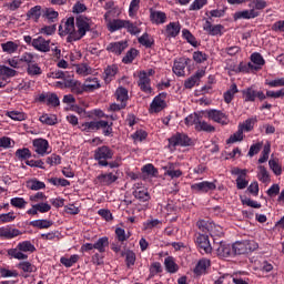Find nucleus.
Listing matches in <instances>:
<instances>
[{"mask_svg": "<svg viewBox=\"0 0 284 284\" xmlns=\"http://www.w3.org/2000/svg\"><path fill=\"white\" fill-rule=\"evenodd\" d=\"M37 252V247L30 241H22L14 248L7 251L8 256L17 261H28L29 255Z\"/></svg>", "mask_w": 284, "mask_h": 284, "instance_id": "1", "label": "nucleus"}, {"mask_svg": "<svg viewBox=\"0 0 284 284\" xmlns=\"http://www.w3.org/2000/svg\"><path fill=\"white\" fill-rule=\"evenodd\" d=\"M75 28L73 39L81 41V39L92 30V20L85 16H80L75 19Z\"/></svg>", "mask_w": 284, "mask_h": 284, "instance_id": "2", "label": "nucleus"}, {"mask_svg": "<svg viewBox=\"0 0 284 284\" xmlns=\"http://www.w3.org/2000/svg\"><path fill=\"white\" fill-rule=\"evenodd\" d=\"M59 32H60V37H68L67 41H69V43L77 41V39L73 38L74 34H77V27L74 26V18L70 17L67 19V21L64 23H61L59 26Z\"/></svg>", "mask_w": 284, "mask_h": 284, "instance_id": "3", "label": "nucleus"}, {"mask_svg": "<svg viewBox=\"0 0 284 284\" xmlns=\"http://www.w3.org/2000/svg\"><path fill=\"white\" fill-rule=\"evenodd\" d=\"M114 156V152L109 146H100L94 151V160L101 168H108V161Z\"/></svg>", "mask_w": 284, "mask_h": 284, "instance_id": "4", "label": "nucleus"}, {"mask_svg": "<svg viewBox=\"0 0 284 284\" xmlns=\"http://www.w3.org/2000/svg\"><path fill=\"white\" fill-rule=\"evenodd\" d=\"M155 73L154 69L142 70L138 73V85L142 90V92H146L150 94L152 92V87L150 85V78Z\"/></svg>", "mask_w": 284, "mask_h": 284, "instance_id": "5", "label": "nucleus"}, {"mask_svg": "<svg viewBox=\"0 0 284 284\" xmlns=\"http://www.w3.org/2000/svg\"><path fill=\"white\" fill-rule=\"evenodd\" d=\"M80 85V91H75V94H83V92H94V90H99L101 88V83L99 82V78L89 77L85 79L84 83Z\"/></svg>", "mask_w": 284, "mask_h": 284, "instance_id": "6", "label": "nucleus"}, {"mask_svg": "<svg viewBox=\"0 0 284 284\" xmlns=\"http://www.w3.org/2000/svg\"><path fill=\"white\" fill-rule=\"evenodd\" d=\"M165 99H168V93L165 92L160 93L153 99L150 105L151 114H156L165 110V108H168V103L165 102Z\"/></svg>", "mask_w": 284, "mask_h": 284, "instance_id": "7", "label": "nucleus"}, {"mask_svg": "<svg viewBox=\"0 0 284 284\" xmlns=\"http://www.w3.org/2000/svg\"><path fill=\"white\" fill-rule=\"evenodd\" d=\"M169 145L170 148H187V145H192V139L185 133H175L169 139Z\"/></svg>", "mask_w": 284, "mask_h": 284, "instance_id": "8", "label": "nucleus"}, {"mask_svg": "<svg viewBox=\"0 0 284 284\" xmlns=\"http://www.w3.org/2000/svg\"><path fill=\"white\" fill-rule=\"evenodd\" d=\"M250 72L252 74H256V72H261L263 70V67L265 65V58L258 52H254L250 57Z\"/></svg>", "mask_w": 284, "mask_h": 284, "instance_id": "9", "label": "nucleus"}, {"mask_svg": "<svg viewBox=\"0 0 284 284\" xmlns=\"http://www.w3.org/2000/svg\"><path fill=\"white\" fill-rule=\"evenodd\" d=\"M205 114L210 119V121H214V123H220V125H227L230 123V118L222 111L212 109L205 111Z\"/></svg>", "mask_w": 284, "mask_h": 284, "instance_id": "10", "label": "nucleus"}, {"mask_svg": "<svg viewBox=\"0 0 284 284\" xmlns=\"http://www.w3.org/2000/svg\"><path fill=\"white\" fill-rule=\"evenodd\" d=\"M32 145H33V152H36L37 154H39V156H45V154H50V143L48 142V140L39 138V139H34L32 141Z\"/></svg>", "mask_w": 284, "mask_h": 284, "instance_id": "11", "label": "nucleus"}, {"mask_svg": "<svg viewBox=\"0 0 284 284\" xmlns=\"http://www.w3.org/2000/svg\"><path fill=\"white\" fill-rule=\"evenodd\" d=\"M195 243L201 254L212 253V245L210 244V237H207V235L199 233L195 237Z\"/></svg>", "mask_w": 284, "mask_h": 284, "instance_id": "12", "label": "nucleus"}, {"mask_svg": "<svg viewBox=\"0 0 284 284\" xmlns=\"http://www.w3.org/2000/svg\"><path fill=\"white\" fill-rule=\"evenodd\" d=\"M192 192L195 194H207V192H213V190H216V184L213 182H199L191 185Z\"/></svg>", "mask_w": 284, "mask_h": 284, "instance_id": "13", "label": "nucleus"}, {"mask_svg": "<svg viewBox=\"0 0 284 284\" xmlns=\"http://www.w3.org/2000/svg\"><path fill=\"white\" fill-rule=\"evenodd\" d=\"M63 81H58L54 83L55 88H60V90H64V88H70L71 92L77 94V92L81 91V87L79 85V81L71 79V78H64Z\"/></svg>", "mask_w": 284, "mask_h": 284, "instance_id": "14", "label": "nucleus"}, {"mask_svg": "<svg viewBox=\"0 0 284 284\" xmlns=\"http://www.w3.org/2000/svg\"><path fill=\"white\" fill-rule=\"evenodd\" d=\"M213 250L216 252L220 258H227V256H233L232 246L223 241L214 242Z\"/></svg>", "mask_w": 284, "mask_h": 284, "instance_id": "15", "label": "nucleus"}, {"mask_svg": "<svg viewBox=\"0 0 284 284\" xmlns=\"http://www.w3.org/2000/svg\"><path fill=\"white\" fill-rule=\"evenodd\" d=\"M250 132V120H246L245 123L239 125V130L233 133L227 140L226 143H239L243 140V133Z\"/></svg>", "mask_w": 284, "mask_h": 284, "instance_id": "16", "label": "nucleus"}, {"mask_svg": "<svg viewBox=\"0 0 284 284\" xmlns=\"http://www.w3.org/2000/svg\"><path fill=\"white\" fill-rule=\"evenodd\" d=\"M232 174H235L237 176V190H245V187H247V185L250 184V181L247 180V170L234 169L232 171Z\"/></svg>", "mask_w": 284, "mask_h": 284, "instance_id": "17", "label": "nucleus"}, {"mask_svg": "<svg viewBox=\"0 0 284 284\" xmlns=\"http://www.w3.org/2000/svg\"><path fill=\"white\" fill-rule=\"evenodd\" d=\"M164 170V176H170V179H181L183 176V171L179 169L176 163H168L162 168Z\"/></svg>", "mask_w": 284, "mask_h": 284, "instance_id": "18", "label": "nucleus"}, {"mask_svg": "<svg viewBox=\"0 0 284 284\" xmlns=\"http://www.w3.org/2000/svg\"><path fill=\"white\" fill-rule=\"evenodd\" d=\"M247 250H250V241H237L232 245V254L233 256H241L243 254H247Z\"/></svg>", "mask_w": 284, "mask_h": 284, "instance_id": "19", "label": "nucleus"}, {"mask_svg": "<svg viewBox=\"0 0 284 284\" xmlns=\"http://www.w3.org/2000/svg\"><path fill=\"white\" fill-rule=\"evenodd\" d=\"M251 267L255 271L260 270L261 272H272V270H274V266L271 263L265 260H255L254 256L251 258Z\"/></svg>", "mask_w": 284, "mask_h": 284, "instance_id": "20", "label": "nucleus"}, {"mask_svg": "<svg viewBox=\"0 0 284 284\" xmlns=\"http://www.w3.org/2000/svg\"><path fill=\"white\" fill-rule=\"evenodd\" d=\"M32 48L38 52H50V40H45L43 37H38L32 40Z\"/></svg>", "mask_w": 284, "mask_h": 284, "instance_id": "21", "label": "nucleus"}, {"mask_svg": "<svg viewBox=\"0 0 284 284\" xmlns=\"http://www.w3.org/2000/svg\"><path fill=\"white\" fill-rule=\"evenodd\" d=\"M223 24L212 26V22H210V20H206L203 24V30L205 32H209L212 37H219V34H223Z\"/></svg>", "mask_w": 284, "mask_h": 284, "instance_id": "22", "label": "nucleus"}, {"mask_svg": "<svg viewBox=\"0 0 284 284\" xmlns=\"http://www.w3.org/2000/svg\"><path fill=\"white\" fill-rule=\"evenodd\" d=\"M17 268L24 273V278H28L30 274H34V272H37V266L29 261H22L18 263Z\"/></svg>", "mask_w": 284, "mask_h": 284, "instance_id": "23", "label": "nucleus"}, {"mask_svg": "<svg viewBox=\"0 0 284 284\" xmlns=\"http://www.w3.org/2000/svg\"><path fill=\"white\" fill-rule=\"evenodd\" d=\"M203 77H205V70L196 71L194 75H192L184 82V88H186V90H192V88H194V85H196V83H199V81H201Z\"/></svg>", "mask_w": 284, "mask_h": 284, "instance_id": "24", "label": "nucleus"}, {"mask_svg": "<svg viewBox=\"0 0 284 284\" xmlns=\"http://www.w3.org/2000/svg\"><path fill=\"white\" fill-rule=\"evenodd\" d=\"M128 49V42L125 41H119V42H111L106 50L108 52H112L113 54H122L123 51Z\"/></svg>", "mask_w": 284, "mask_h": 284, "instance_id": "25", "label": "nucleus"}, {"mask_svg": "<svg viewBox=\"0 0 284 284\" xmlns=\"http://www.w3.org/2000/svg\"><path fill=\"white\" fill-rule=\"evenodd\" d=\"M21 231L18 229H12L11 226H2L0 227V239H16L19 236Z\"/></svg>", "mask_w": 284, "mask_h": 284, "instance_id": "26", "label": "nucleus"}, {"mask_svg": "<svg viewBox=\"0 0 284 284\" xmlns=\"http://www.w3.org/2000/svg\"><path fill=\"white\" fill-rule=\"evenodd\" d=\"M150 19L152 23H155V26H161L168 21V16L163 11H154L151 10L150 12Z\"/></svg>", "mask_w": 284, "mask_h": 284, "instance_id": "27", "label": "nucleus"}, {"mask_svg": "<svg viewBox=\"0 0 284 284\" xmlns=\"http://www.w3.org/2000/svg\"><path fill=\"white\" fill-rule=\"evenodd\" d=\"M97 130H102L104 136H110L112 134V123L105 120L95 121Z\"/></svg>", "mask_w": 284, "mask_h": 284, "instance_id": "28", "label": "nucleus"}, {"mask_svg": "<svg viewBox=\"0 0 284 284\" xmlns=\"http://www.w3.org/2000/svg\"><path fill=\"white\" fill-rule=\"evenodd\" d=\"M207 267H210V260L202 258L197 262L193 272L196 276H203L207 272Z\"/></svg>", "mask_w": 284, "mask_h": 284, "instance_id": "29", "label": "nucleus"}, {"mask_svg": "<svg viewBox=\"0 0 284 284\" xmlns=\"http://www.w3.org/2000/svg\"><path fill=\"white\" fill-rule=\"evenodd\" d=\"M133 196H135V199L142 201L143 203H145V201H150V193L148 192V189L144 186H135Z\"/></svg>", "mask_w": 284, "mask_h": 284, "instance_id": "30", "label": "nucleus"}, {"mask_svg": "<svg viewBox=\"0 0 284 284\" xmlns=\"http://www.w3.org/2000/svg\"><path fill=\"white\" fill-rule=\"evenodd\" d=\"M186 65H187V63L185 62L184 59L175 60L174 64H173L174 74H176L178 77H185Z\"/></svg>", "mask_w": 284, "mask_h": 284, "instance_id": "31", "label": "nucleus"}, {"mask_svg": "<svg viewBox=\"0 0 284 284\" xmlns=\"http://www.w3.org/2000/svg\"><path fill=\"white\" fill-rule=\"evenodd\" d=\"M2 52H6V54H16L19 50V42L17 41H7L4 43H1Z\"/></svg>", "mask_w": 284, "mask_h": 284, "instance_id": "32", "label": "nucleus"}, {"mask_svg": "<svg viewBox=\"0 0 284 284\" xmlns=\"http://www.w3.org/2000/svg\"><path fill=\"white\" fill-rule=\"evenodd\" d=\"M118 179L119 176H116V174L114 173H104V174L98 175V181L102 185H112V183H114Z\"/></svg>", "mask_w": 284, "mask_h": 284, "instance_id": "33", "label": "nucleus"}, {"mask_svg": "<svg viewBox=\"0 0 284 284\" xmlns=\"http://www.w3.org/2000/svg\"><path fill=\"white\" fill-rule=\"evenodd\" d=\"M164 267L169 274H176L179 272V264H176L172 256L164 258Z\"/></svg>", "mask_w": 284, "mask_h": 284, "instance_id": "34", "label": "nucleus"}, {"mask_svg": "<svg viewBox=\"0 0 284 284\" xmlns=\"http://www.w3.org/2000/svg\"><path fill=\"white\" fill-rule=\"evenodd\" d=\"M81 257L78 254H73L68 256H62L60 258V263L61 265H63L64 267H72L75 263H79V260Z\"/></svg>", "mask_w": 284, "mask_h": 284, "instance_id": "35", "label": "nucleus"}, {"mask_svg": "<svg viewBox=\"0 0 284 284\" xmlns=\"http://www.w3.org/2000/svg\"><path fill=\"white\" fill-rule=\"evenodd\" d=\"M165 32L166 37L174 38L181 32V24L179 22H171L166 26Z\"/></svg>", "mask_w": 284, "mask_h": 284, "instance_id": "36", "label": "nucleus"}, {"mask_svg": "<svg viewBox=\"0 0 284 284\" xmlns=\"http://www.w3.org/2000/svg\"><path fill=\"white\" fill-rule=\"evenodd\" d=\"M39 121L43 123L44 125H57L59 123V120L57 119V115L54 114H48L44 113L40 116Z\"/></svg>", "mask_w": 284, "mask_h": 284, "instance_id": "37", "label": "nucleus"}, {"mask_svg": "<svg viewBox=\"0 0 284 284\" xmlns=\"http://www.w3.org/2000/svg\"><path fill=\"white\" fill-rule=\"evenodd\" d=\"M32 227H38V230H48L52 227V221L49 220H34L29 223Z\"/></svg>", "mask_w": 284, "mask_h": 284, "instance_id": "38", "label": "nucleus"}, {"mask_svg": "<svg viewBox=\"0 0 284 284\" xmlns=\"http://www.w3.org/2000/svg\"><path fill=\"white\" fill-rule=\"evenodd\" d=\"M27 187L37 192L39 190H45V183L39 181L38 179H31L27 182Z\"/></svg>", "mask_w": 284, "mask_h": 284, "instance_id": "39", "label": "nucleus"}, {"mask_svg": "<svg viewBox=\"0 0 284 284\" xmlns=\"http://www.w3.org/2000/svg\"><path fill=\"white\" fill-rule=\"evenodd\" d=\"M260 172L257 174L258 181H261V183H271L272 178L270 176V172L267 171V169L263 165H261L258 168Z\"/></svg>", "mask_w": 284, "mask_h": 284, "instance_id": "40", "label": "nucleus"}, {"mask_svg": "<svg viewBox=\"0 0 284 284\" xmlns=\"http://www.w3.org/2000/svg\"><path fill=\"white\" fill-rule=\"evenodd\" d=\"M268 168L275 174V176H281L283 174V166L278 164V160L271 159L268 161Z\"/></svg>", "mask_w": 284, "mask_h": 284, "instance_id": "41", "label": "nucleus"}, {"mask_svg": "<svg viewBox=\"0 0 284 284\" xmlns=\"http://www.w3.org/2000/svg\"><path fill=\"white\" fill-rule=\"evenodd\" d=\"M108 245H110V241L108 240V237L103 236L100 237L95 243H94V250H98V252H100L101 254H103V252H105V247H108Z\"/></svg>", "mask_w": 284, "mask_h": 284, "instance_id": "42", "label": "nucleus"}, {"mask_svg": "<svg viewBox=\"0 0 284 284\" xmlns=\"http://www.w3.org/2000/svg\"><path fill=\"white\" fill-rule=\"evenodd\" d=\"M16 156L19 161H28L32 156V152L28 148L18 149Z\"/></svg>", "mask_w": 284, "mask_h": 284, "instance_id": "43", "label": "nucleus"}, {"mask_svg": "<svg viewBox=\"0 0 284 284\" xmlns=\"http://www.w3.org/2000/svg\"><path fill=\"white\" fill-rule=\"evenodd\" d=\"M121 28H125V20H112L108 22L110 32H116V30H121Z\"/></svg>", "mask_w": 284, "mask_h": 284, "instance_id": "44", "label": "nucleus"}, {"mask_svg": "<svg viewBox=\"0 0 284 284\" xmlns=\"http://www.w3.org/2000/svg\"><path fill=\"white\" fill-rule=\"evenodd\" d=\"M0 77H2V79H10L12 77H17V70L11 69L7 65H0Z\"/></svg>", "mask_w": 284, "mask_h": 284, "instance_id": "45", "label": "nucleus"}, {"mask_svg": "<svg viewBox=\"0 0 284 284\" xmlns=\"http://www.w3.org/2000/svg\"><path fill=\"white\" fill-rule=\"evenodd\" d=\"M42 73L43 71L41 70V67H39L37 62H33L32 64L27 67V74H29V77H40V74Z\"/></svg>", "mask_w": 284, "mask_h": 284, "instance_id": "46", "label": "nucleus"}, {"mask_svg": "<svg viewBox=\"0 0 284 284\" xmlns=\"http://www.w3.org/2000/svg\"><path fill=\"white\" fill-rule=\"evenodd\" d=\"M270 152H272V144L270 142H266L263 146L258 163H266V161L270 159Z\"/></svg>", "mask_w": 284, "mask_h": 284, "instance_id": "47", "label": "nucleus"}, {"mask_svg": "<svg viewBox=\"0 0 284 284\" xmlns=\"http://www.w3.org/2000/svg\"><path fill=\"white\" fill-rule=\"evenodd\" d=\"M27 17L28 19H32L33 21H39V19H41V6H36L31 8L27 12Z\"/></svg>", "mask_w": 284, "mask_h": 284, "instance_id": "48", "label": "nucleus"}, {"mask_svg": "<svg viewBox=\"0 0 284 284\" xmlns=\"http://www.w3.org/2000/svg\"><path fill=\"white\" fill-rule=\"evenodd\" d=\"M115 98L120 103H128V90L123 87L118 88L115 91Z\"/></svg>", "mask_w": 284, "mask_h": 284, "instance_id": "49", "label": "nucleus"}, {"mask_svg": "<svg viewBox=\"0 0 284 284\" xmlns=\"http://www.w3.org/2000/svg\"><path fill=\"white\" fill-rule=\"evenodd\" d=\"M195 129L202 132H215L216 129L214 128V125L205 122V121H201L199 120V122L195 125Z\"/></svg>", "mask_w": 284, "mask_h": 284, "instance_id": "50", "label": "nucleus"}, {"mask_svg": "<svg viewBox=\"0 0 284 284\" xmlns=\"http://www.w3.org/2000/svg\"><path fill=\"white\" fill-rule=\"evenodd\" d=\"M139 43L144 45V48H152V45H154V38L148 33H144L139 38Z\"/></svg>", "mask_w": 284, "mask_h": 284, "instance_id": "51", "label": "nucleus"}, {"mask_svg": "<svg viewBox=\"0 0 284 284\" xmlns=\"http://www.w3.org/2000/svg\"><path fill=\"white\" fill-rule=\"evenodd\" d=\"M37 55H34L33 53L30 52H24L21 57H20V62L21 63H26L27 67L32 65V63L37 62Z\"/></svg>", "mask_w": 284, "mask_h": 284, "instance_id": "52", "label": "nucleus"}, {"mask_svg": "<svg viewBox=\"0 0 284 284\" xmlns=\"http://www.w3.org/2000/svg\"><path fill=\"white\" fill-rule=\"evenodd\" d=\"M154 227H161V220L151 219L143 223V230L150 232V230H154Z\"/></svg>", "mask_w": 284, "mask_h": 284, "instance_id": "53", "label": "nucleus"}, {"mask_svg": "<svg viewBox=\"0 0 284 284\" xmlns=\"http://www.w3.org/2000/svg\"><path fill=\"white\" fill-rule=\"evenodd\" d=\"M48 181L55 187H68L70 185V181L61 178H50Z\"/></svg>", "mask_w": 284, "mask_h": 284, "instance_id": "54", "label": "nucleus"}, {"mask_svg": "<svg viewBox=\"0 0 284 284\" xmlns=\"http://www.w3.org/2000/svg\"><path fill=\"white\" fill-rule=\"evenodd\" d=\"M197 227L201 230V232H204V234H207V232L212 234L214 224L206 222L205 220H201L197 222Z\"/></svg>", "mask_w": 284, "mask_h": 284, "instance_id": "55", "label": "nucleus"}, {"mask_svg": "<svg viewBox=\"0 0 284 284\" xmlns=\"http://www.w3.org/2000/svg\"><path fill=\"white\" fill-rule=\"evenodd\" d=\"M6 116H9L12 121H26V113L21 111H7Z\"/></svg>", "mask_w": 284, "mask_h": 284, "instance_id": "56", "label": "nucleus"}, {"mask_svg": "<svg viewBox=\"0 0 284 284\" xmlns=\"http://www.w3.org/2000/svg\"><path fill=\"white\" fill-rule=\"evenodd\" d=\"M122 256H125V263L128 267H132L136 263V254L133 251H126L122 253Z\"/></svg>", "mask_w": 284, "mask_h": 284, "instance_id": "57", "label": "nucleus"}, {"mask_svg": "<svg viewBox=\"0 0 284 284\" xmlns=\"http://www.w3.org/2000/svg\"><path fill=\"white\" fill-rule=\"evenodd\" d=\"M17 219V213L13 211L9 213H2L0 214V224H6V223H12Z\"/></svg>", "mask_w": 284, "mask_h": 284, "instance_id": "58", "label": "nucleus"}, {"mask_svg": "<svg viewBox=\"0 0 284 284\" xmlns=\"http://www.w3.org/2000/svg\"><path fill=\"white\" fill-rule=\"evenodd\" d=\"M47 199H48V196H45V193L38 192V193L33 194V195H30L29 201H31V203L33 205H37L39 203H43V201H45Z\"/></svg>", "mask_w": 284, "mask_h": 284, "instance_id": "59", "label": "nucleus"}, {"mask_svg": "<svg viewBox=\"0 0 284 284\" xmlns=\"http://www.w3.org/2000/svg\"><path fill=\"white\" fill-rule=\"evenodd\" d=\"M236 92H239V89L236 88V84H232L230 90H227L224 93L225 103H232V99H234V94H236Z\"/></svg>", "mask_w": 284, "mask_h": 284, "instance_id": "60", "label": "nucleus"}, {"mask_svg": "<svg viewBox=\"0 0 284 284\" xmlns=\"http://www.w3.org/2000/svg\"><path fill=\"white\" fill-rule=\"evenodd\" d=\"M10 203L12 207H18V210H23L28 205V202L23 197H13L10 200Z\"/></svg>", "mask_w": 284, "mask_h": 284, "instance_id": "61", "label": "nucleus"}, {"mask_svg": "<svg viewBox=\"0 0 284 284\" xmlns=\"http://www.w3.org/2000/svg\"><path fill=\"white\" fill-rule=\"evenodd\" d=\"M139 55V51L136 49H131L126 52L125 57L122 59L124 63H132L134 59Z\"/></svg>", "mask_w": 284, "mask_h": 284, "instance_id": "62", "label": "nucleus"}, {"mask_svg": "<svg viewBox=\"0 0 284 284\" xmlns=\"http://www.w3.org/2000/svg\"><path fill=\"white\" fill-rule=\"evenodd\" d=\"M0 148L9 150V148H14V142L9 136H2L0 138Z\"/></svg>", "mask_w": 284, "mask_h": 284, "instance_id": "63", "label": "nucleus"}, {"mask_svg": "<svg viewBox=\"0 0 284 284\" xmlns=\"http://www.w3.org/2000/svg\"><path fill=\"white\" fill-rule=\"evenodd\" d=\"M77 72L82 77H88V74H92V68H90L88 64H79L77 67Z\"/></svg>", "mask_w": 284, "mask_h": 284, "instance_id": "64", "label": "nucleus"}]
</instances>
